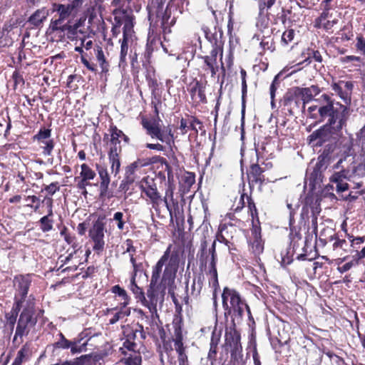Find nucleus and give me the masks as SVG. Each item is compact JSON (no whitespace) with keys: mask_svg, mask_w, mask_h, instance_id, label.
Returning a JSON list of instances; mask_svg holds the SVG:
<instances>
[{"mask_svg":"<svg viewBox=\"0 0 365 365\" xmlns=\"http://www.w3.org/2000/svg\"><path fill=\"white\" fill-rule=\"evenodd\" d=\"M318 113L322 119L329 118L327 123H329L336 131H340L346 125L349 116V109L347 106L335 103L329 96L323 94L319 99Z\"/></svg>","mask_w":365,"mask_h":365,"instance_id":"nucleus-1","label":"nucleus"},{"mask_svg":"<svg viewBox=\"0 0 365 365\" xmlns=\"http://www.w3.org/2000/svg\"><path fill=\"white\" fill-rule=\"evenodd\" d=\"M222 299L223 307L225 310V314L231 316L234 325L235 321L237 323L242 321L245 310L247 311L249 319H252L250 307L235 289L225 287L222 294Z\"/></svg>","mask_w":365,"mask_h":365,"instance_id":"nucleus-2","label":"nucleus"},{"mask_svg":"<svg viewBox=\"0 0 365 365\" xmlns=\"http://www.w3.org/2000/svg\"><path fill=\"white\" fill-rule=\"evenodd\" d=\"M171 245H170L165 251L163 256L158 261L153 268L152 276L150 279L151 287H155L158 282L163 267L165 264V268L163 274L162 281L174 279L178 269L179 256L177 252H170Z\"/></svg>","mask_w":365,"mask_h":365,"instance_id":"nucleus-3","label":"nucleus"},{"mask_svg":"<svg viewBox=\"0 0 365 365\" xmlns=\"http://www.w3.org/2000/svg\"><path fill=\"white\" fill-rule=\"evenodd\" d=\"M86 17L81 16L74 22L71 21L64 24L65 36L71 41L83 42L91 36L93 31L89 25H86Z\"/></svg>","mask_w":365,"mask_h":365,"instance_id":"nucleus-4","label":"nucleus"},{"mask_svg":"<svg viewBox=\"0 0 365 365\" xmlns=\"http://www.w3.org/2000/svg\"><path fill=\"white\" fill-rule=\"evenodd\" d=\"M127 9L116 8L113 10V31L123 24V39L132 40L133 36L134 16L127 12Z\"/></svg>","mask_w":365,"mask_h":365,"instance_id":"nucleus-5","label":"nucleus"},{"mask_svg":"<svg viewBox=\"0 0 365 365\" xmlns=\"http://www.w3.org/2000/svg\"><path fill=\"white\" fill-rule=\"evenodd\" d=\"M34 314L33 304L29 305L23 309L17 322L14 341H16L18 337L22 338V336L27 335L36 325V319L34 317Z\"/></svg>","mask_w":365,"mask_h":365,"instance_id":"nucleus-6","label":"nucleus"},{"mask_svg":"<svg viewBox=\"0 0 365 365\" xmlns=\"http://www.w3.org/2000/svg\"><path fill=\"white\" fill-rule=\"evenodd\" d=\"M140 189L149 198L152 207L158 211L160 205L163 202V198L158 191L156 184L153 178L149 177L143 178L140 182Z\"/></svg>","mask_w":365,"mask_h":365,"instance_id":"nucleus-7","label":"nucleus"},{"mask_svg":"<svg viewBox=\"0 0 365 365\" xmlns=\"http://www.w3.org/2000/svg\"><path fill=\"white\" fill-rule=\"evenodd\" d=\"M142 125L151 138H156L161 142L168 144H170L173 140L171 129L168 128L166 131L161 130L159 123L155 120L143 119Z\"/></svg>","mask_w":365,"mask_h":365,"instance_id":"nucleus-8","label":"nucleus"},{"mask_svg":"<svg viewBox=\"0 0 365 365\" xmlns=\"http://www.w3.org/2000/svg\"><path fill=\"white\" fill-rule=\"evenodd\" d=\"M104 229L105 223L98 218L89 231V236L93 242V250L98 253L101 252L105 247Z\"/></svg>","mask_w":365,"mask_h":365,"instance_id":"nucleus-9","label":"nucleus"},{"mask_svg":"<svg viewBox=\"0 0 365 365\" xmlns=\"http://www.w3.org/2000/svg\"><path fill=\"white\" fill-rule=\"evenodd\" d=\"M278 0H259V19L257 26L267 28L270 21L269 10L274 6Z\"/></svg>","mask_w":365,"mask_h":365,"instance_id":"nucleus-10","label":"nucleus"},{"mask_svg":"<svg viewBox=\"0 0 365 365\" xmlns=\"http://www.w3.org/2000/svg\"><path fill=\"white\" fill-rule=\"evenodd\" d=\"M313 96L308 88H295L294 93L288 96L286 99V105L292 103L293 101L297 107L299 106L300 101H302V108H305V105L310 102Z\"/></svg>","mask_w":365,"mask_h":365,"instance_id":"nucleus-11","label":"nucleus"},{"mask_svg":"<svg viewBox=\"0 0 365 365\" xmlns=\"http://www.w3.org/2000/svg\"><path fill=\"white\" fill-rule=\"evenodd\" d=\"M349 170L342 168L340 170L334 171L329 177L330 182L336 184L337 192H343L349 190V186L346 181L349 180Z\"/></svg>","mask_w":365,"mask_h":365,"instance_id":"nucleus-12","label":"nucleus"},{"mask_svg":"<svg viewBox=\"0 0 365 365\" xmlns=\"http://www.w3.org/2000/svg\"><path fill=\"white\" fill-rule=\"evenodd\" d=\"M215 245L216 242L214 241L212 242V247L209 249V254L210 255V258L209 259L207 268V273L210 276L209 283L213 287H217L218 286L217 271L216 268L217 256L215 252Z\"/></svg>","mask_w":365,"mask_h":365,"instance_id":"nucleus-13","label":"nucleus"},{"mask_svg":"<svg viewBox=\"0 0 365 365\" xmlns=\"http://www.w3.org/2000/svg\"><path fill=\"white\" fill-rule=\"evenodd\" d=\"M336 132L329 123H327L319 129L314 131L309 136V139L310 142L317 141L316 145L322 146L324 143L331 138V133Z\"/></svg>","mask_w":365,"mask_h":365,"instance_id":"nucleus-14","label":"nucleus"},{"mask_svg":"<svg viewBox=\"0 0 365 365\" xmlns=\"http://www.w3.org/2000/svg\"><path fill=\"white\" fill-rule=\"evenodd\" d=\"M250 250L255 255H260L264 250V245L261 239V230L257 226H254L251 230V237L249 240Z\"/></svg>","mask_w":365,"mask_h":365,"instance_id":"nucleus-15","label":"nucleus"},{"mask_svg":"<svg viewBox=\"0 0 365 365\" xmlns=\"http://www.w3.org/2000/svg\"><path fill=\"white\" fill-rule=\"evenodd\" d=\"M31 279L30 275H19L15 277L14 279V285L16 289L19 294L21 297L19 300H21V303L24 300L25 297L28 294V290L31 284ZM15 300H19L17 296L15 297Z\"/></svg>","mask_w":365,"mask_h":365,"instance_id":"nucleus-16","label":"nucleus"},{"mask_svg":"<svg viewBox=\"0 0 365 365\" xmlns=\"http://www.w3.org/2000/svg\"><path fill=\"white\" fill-rule=\"evenodd\" d=\"M338 23V19L332 18V14L328 11H323L320 16L314 21V26L329 31Z\"/></svg>","mask_w":365,"mask_h":365,"instance_id":"nucleus-17","label":"nucleus"},{"mask_svg":"<svg viewBox=\"0 0 365 365\" xmlns=\"http://www.w3.org/2000/svg\"><path fill=\"white\" fill-rule=\"evenodd\" d=\"M205 85L199 81H194L190 84L189 92L192 99L196 102H206V96L205 93Z\"/></svg>","mask_w":365,"mask_h":365,"instance_id":"nucleus-18","label":"nucleus"},{"mask_svg":"<svg viewBox=\"0 0 365 365\" xmlns=\"http://www.w3.org/2000/svg\"><path fill=\"white\" fill-rule=\"evenodd\" d=\"M96 168L101 179L100 195L101 196H105L108 190L110 178L107 168L105 165L96 164Z\"/></svg>","mask_w":365,"mask_h":365,"instance_id":"nucleus-19","label":"nucleus"},{"mask_svg":"<svg viewBox=\"0 0 365 365\" xmlns=\"http://www.w3.org/2000/svg\"><path fill=\"white\" fill-rule=\"evenodd\" d=\"M263 172V169L257 164H252L250 166V170L248 173L250 186H254L255 185H261L263 183L264 180V176L262 175Z\"/></svg>","mask_w":365,"mask_h":365,"instance_id":"nucleus-20","label":"nucleus"},{"mask_svg":"<svg viewBox=\"0 0 365 365\" xmlns=\"http://www.w3.org/2000/svg\"><path fill=\"white\" fill-rule=\"evenodd\" d=\"M121 148H110L108 153L109 162L110 163V170L115 175H116L120 170V162L119 158V153Z\"/></svg>","mask_w":365,"mask_h":365,"instance_id":"nucleus-21","label":"nucleus"},{"mask_svg":"<svg viewBox=\"0 0 365 365\" xmlns=\"http://www.w3.org/2000/svg\"><path fill=\"white\" fill-rule=\"evenodd\" d=\"M21 308V300H16L11 309V310L6 313L5 318L6 320V325L10 327L11 331H13L14 325L16 322V319L19 312Z\"/></svg>","mask_w":365,"mask_h":365,"instance_id":"nucleus-22","label":"nucleus"},{"mask_svg":"<svg viewBox=\"0 0 365 365\" xmlns=\"http://www.w3.org/2000/svg\"><path fill=\"white\" fill-rule=\"evenodd\" d=\"M54 10L58 12L59 14V18L61 20L64 21L65 19H68L70 16L72 15V14L76 11V8L73 6L67 4H54Z\"/></svg>","mask_w":365,"mask_h":365,"instance_id":"nucleus-23","label":"nucleus"},{"mask_svg":"<svg viewBox=\"0 0 365 365\" xmlns=\"http://www.w3.org/2000/svg\"><path fill=\"white\" fill-rule=\"evenodd\" d=\"M95 55L101 68V73L106 74L109 71L110 65L101 47L97 46L95 48Z\"/></svg>","mask_w":365,"mask_h":365,"instance_id":"nucleus-24","label":"nucleus"},{"mask_svg":"<svg viewBox=\"0 0 365 365\" xmlns=\"http://www.w3.org/2000/svg\"><path fill=\"white\" fill-rule=\"evenodd\" d=\"M110 148H120L119 145L120 143V138H123L125 141L128 140V138L120 130H118L116 127L112 128L110 129Z\"/></svg>","mask_w":365,"mask_h":365,"instance_id":"nucleus-25","label":"nucleus"},{"mask_svg":"<svg viewBox=\"0 0 365 365\" xmlns=\"http://www.w3.org/2000/svg\"><path fill=\"white\" fill-rule=\"evenodd\" d=\"M47 16L48 11L45 8L38 9L30 16L29 22L31 24L37 26L46 19Z\"/></svg>","mask_w":365,"mask_h":365,"instance_id":"nucleus-26","label":"nucleus"},{"mask_svg":"<svg viewBox=\"0 0 365 365\" xmlns=\"http://www.w3.org/2000/svg\"><path fill=\"white\" fill-rule=\"evenodd\" d=\"M135 277L136 276H132L130 288L136 299L141 302L143 304H148V300L145 297L143 289L135 284Z\"/></svg>","mask_w":365,"mask_h":365,"instance_id":"nucleus-27","label":"nucleus"},{"mask_svg":"<svg viewBox=\"0 0 365 365\" xmlns=\"http://www.w3.org/2000/svg\"><path fill=\"white\" fill-rule=\"evenodd\" d=\"M153 288L154 287H151L150 285V288L147 291V296L149 298V301L148 300V304H143V306L148 307L152 314L157 312L156 307L158 303V298L155 296Z\"/></svg>","mask_w":365,"mask_h":365,"instance_id":"nucleus-28","label":"nucleus"},{"mask_svg":"<svg viewBox=\"0 0 365 365\" xmlns=\"http://www.w3.org/2000/svg\"><path fill=\"white\" fill-rule=\"evenodd\" d=\"M203 60V66L202 68L205 71L210 72L211 76L214 78L218 71L219 66L217 65V61H213L210 59L209 58L202 57Z\"/></svg>","mask_w":365,"mask_h":365,"instance_id":"nucleus-29","label":"nucleus"},{"mask_svg":"<svg viewBox=\"0 0 365 365\" xmlns=\"http://www.w3.org/2000/svg\"><path fill=\"white\" fill-rule=\"evenodd\" d=\"M113 311H116L113 317L110 319L109 323L110 324H115L118 320L123 319L125 317H128L130 314V311L129 308H126V307H123L118 311H117V309H112Z\"/></svg>","mask_w":365,"mask_h":365,"instance_id":"nucleus-30","label":"nucleus"},{"mask_svg":"<svg viewBox=\"0 0 365 365\" xmlns=\"http://www.w3.org/2000/svg\"><path fill=\"white\" fill-rule=\"evenodd\" d=\"M143 164H141L139 160L135 161L128 165L125 170V178L128 182H133L134 181V178L133 175L135 172V170L143 166Z\"/></svg>","mask_w":365,"mask_h":365,"instance_id":"nucleus-31","label":"nucleus"},{"mask_svg":"<svg viewBox=\"0 0 365 365\" xmlns=\"http://www.w3.org/2000/svg\"><path fill=\"white\" fill-rule=\"evenodd\" d=\"M170 199L171 200H173V190L171 187H169L166 191H165V195L164 198L163 199V201L164 202L165 207L169 212L170 217L171 220H173L174 215L176 216V215L174 213L173 210L172 206L169 204L168 200Z\"/></svg>","mask_w":365,"mask_h":365,"instance_id":"nucleus-32","label":"nucleus"},{"mask_svg":"<svg viewBox=\"0 0 365 365\" xmlns=\"http://www.w3.org/2000/svg\"><path fill=\"white\" fill-rule=\"evenodd\" d=\"M332 90L346 103L349 102L351 98L348 96L347 93L344 91V87L338 83H333L331 84Z\"/></svg>","mask_w":365,"mask_h":365,"instance_id":"nucleus-33","label":"nucleus"},{"mask_svg":"<svg viewBox=\"0 0 365 365\" xmlns=\"http://www.w3.org/2000/svg\"><path fill=\"white\" fill-rule=\"evenodd\" d=\"M111 290L113 293L121 298L123 300L121 304L123 307H126L128 304V297L124 289L121 288L119 285H115L112 287Z\"/></svg>","mask_w":365,"mask_h":365,"instance_id":"nucleus-34","label":"nucleus"},{"mask_svg":"<svg viewBox=\"0 0 365 365\" xmlns=\"http://www.w3.org/2000/svg\"><path fill=\"white\" fill-rule=\"evenodd\" d=\"M81 178L85 180H91L96 177V173L87 164L83 163L81 165Z\"/></svg>","mask_w":365,"mask_h":365,"instance_id":"nucleus-35","label":"nucleus"},{"mask_svg":"<svg viewBox=\"0 0 365 365\" xmlns=\"http://www.w3.org/2000/svg\"><path fill=\"white\" fill-rule=\"evenodd\" d=\"M331 158L327 157V154H321L318 157L316 168L319 171L325 170L331 163Z\"/></svg>","mask_w":365,"mask_h":365,"instance_id":"nucleus-36","label":"nucleus"},{"mask_svg":"<svg viewBox=\"0 0 365 365\" xmlns=\"http://www.w3.org/2000/svg\"><path fill=\"white\" fill-rule=\"evenodd\" d=\"M182 319L180 316H175L173 320V328L175 337H182Z\"/></svg>","mask_w":365,"mask_h":365,"instance_id":"nucleus-37","label":"nucleus"},{"mask_svg":"<svg viewBox=\"0 0 365 365\" xmlns=\"http://www.w3.org/2000/svg\"><path fill=\"white\" fill-rule=\"evenodd\" d=\"M125 365H140L141 356L139 353L133 352L127 358L122 360Z\"/></svg>","mask_w":365,"mask_h":365,"instance_id":"nucleus-38","label":"nucleus"},{"mask_svg":"<svg viewBox=\"0 0 365 365\" xmlns=\"http://www.w3.org/2000/svg\"><path fill=\"white\" fill-rule=\"evenodd\" d=\"M340 145H343V150H341V152L343 153V154L345 156H349L352 155V140L350 138H342Z\"/></svg>","mask_w":365,"mask_h":365,"instance_id":"nucleus-39","label":"nucleus"},{"mask_svg":"<svg viewBox=\"0 0 365 365\" xmlns=\"http://www.w3.org/2000/svg\"><path fill=\"white\" fill-rule=\"evenodd\" d=\"M63 21L59 18L57 20L52 21L49 26V30L51 32L63 33L65 36L66 31L64 30V24H62Z\"/></svg>","mask_w":365,"mask_h":365,"instance_id":"nucleus-40","label":"nucleus"},{"mask_svg":"<svg viewBox=\"0 0 365 365\" xmlns=\"http://www.w3.org/2000/svg\"><path fill=\"white\" fill-rule=\"evenodd\" d=\"M53 220L48 216H43L39 220L41 230L43 232H49L53 229Z\"/></svg>","mask_w":365,"mask_h":365,"instance_id":"nucleus-41","label":"nucleus"},{"mask_svg":"<svg viewBox=\"0 0 365 365\" xmlns=\"http://www.w3.org/2000/svg\"><path fill=\"white\" fill-rule=\"evenodd\" d=\"M202 287V282L201 279L199 278L197 281L195 279L193 280L192 284L191 285V292L190 294L193 297H197L200 294L201 289Z\"/></svg>","mask_w":365,"mask_h":365,"instance_id":"nucleus-42","label":"nucleus"},{"mask_svg":"<svg viewBox=\"0 0 365 365\" xmlns=\"http://www.w3.org/2000/svg\"><path fill=\"white\" fill-rule=\"evenodd\" d=\"M41 143L43 144V145H41L43 154L48 156L51 155L54 147L53 140L50 139L46 141H42Z\"/></svg>","mask_w":365,"mask_h":365,"instance_id":"nucleus-43","label":"nucleus"},{"mask_svg":"<svg viewBox=\"0 0 365 365\" xmlns=\"http://www.w3.org/2000/svg\"><path fill=\"white\" fill-rule=\"evenodd\" d=\"M312 58L318 63L322 62V56H321V53H319V51H310L308 53V57L304 60V62L310 63Z\"/></svg>","mask_w":365,"mask_h":365,"instance_id":"nucleus-44","label":"nucleus"},{"mask_svg":"<svg viewBox=\"0 0 365 365\" xmlns=\"http://www.w3.org/2000/svg\"><path fill=\"white\" fill-rule=\"evenodd\" d=\"M128 256L133 268L132 276H136L137 272L140 271L142 269V263L137 262V257H134V254L129 255Z\"/></svg>","mask_w":365,"mask_h":365,"instance_id":"nucleus-45","label":"nucleus"},{"mask_svg":"<svg viewBox=\"0 0 365 365\" xmlns=\"http://www.w3.org/2000/svg\"><path fill=\"white\" fill-rule=\"evenodd\" d=\"M294 37V31L293 29H289L285 31L282 36V42L284 45H287L290 43Z\"/></svg>","mask_w":365,"mask_h":365,"instance_id":"nucleus-46","label":"nucleus"},{"mask_svg":"<svg viewBox=\"0 0 365 365\" xmlns=\"http://www.w3.org/2000/svg\"><path fill=\"white\" fill-rule=\"evenodd\" d=\"M226 337V341L227 344H229L230 346H232V343L234 344V345H236L238 341V336L236 335L235 330H231L230 331H226L225 334Z\"/></svg>","mask_w":365,"mask_h":365,"instance_id":"nucleus-47","label":"nucleus"},{"mask_svg":"<svg viewBox=\"0 0 365 365\" xmlns=\"http://www.w3.org/2000/svg\"><path fill=\"white\" fill-rule=\"evenodd\" d=\"M330 240H334V242L333 244L334 250H336L337 248L344 249V245H346V242L345 240L339 239L336 235L331 236Z\"/></svg>","mask_w":365,"mask_h":365,"instance_id":"nucleus-48","label":"nucleus"},{"mask_svg":"<svg viewBox=\"0 0 365 365\" xmlns=\"http://www.w3.org/2000/svg\"><path fill=\"white\" fill-rule=\"evenodd\" d=\"M124 245L125 246V250L123 252V255L128 254H135L136 252L135 247L133 246V240L130 239H128L124 242Z\"/></svg>","mask_w":365,"mask_h":365,"instance_id":"nucleus-49","label":"nucleus"},{"mask_svg":"<svg viewBox=\"0 0 365 365\" xmlns=\"http://www.w3.org/2000/svg\"><path fill=\"white\" fill-rule=\"evenodd\" d=\"M51 136V130L48 129H44L41 130L35 136V138H36L38 140L41 141H46L48 140L47 139L49 138Z\"/></svg>","mask_w":365,"mask_h":365,"instance_id":"nucleus-50","label":"nucleus"},{"mask_svg":"<svg viewBox=\"0 0 365 365\" xmlns=\"http://www.w3.org/2000/svg\"><path fill=\"white\" fill-rule=\"evenodd\" d=\"M130 40L128 39H123L121 42V46H120V61H124L125 59V56L128 53V43Z\"/></svg>","mask_w":365,"mask_h":365,"instance_id":"nucleus-51","label":"nucleus"},{"mask_svg":"<svg viewBox=\"0 0 365 365\" xmlns=\"http://www.w3.org/2000/svg\"><path fill=\"white\" fill-rule=\"evenodd\" d=\"M218 53L220 54V58H222V49L220 46H215L212 49V51L210 53L209 56H205V57L209 58L210 59H212L213 61H217V56Z\"/></svg>","mask_w":365,"mask_h":365,"instance_id":"nucleus-52","label":"nucleus"},{"mask_svg":"<svg viewBox=\"0 0 365 365\" xmlns=\"http://www.w3.org/2000/svg\"><path fill=\"white\" fill-rule=\"evenodd\" d=\"M189 120L190 129L198 131V128L201 129L202 127V123L195 117H191Z\"/></svg>","mask_w":365,"mask_h":365,"instance_id":"nucleus-53","label":"nucleus"},{"mask_svg":"<svg viewBox=\"0 0 365 365\" xmlns=\"http://www.w3.org/2000/svg\"><path fill=\"white\" fill-rule=\"evenodd\" d=\"M113 220L118 222L117 227L120 230H123L125 222L123 221V213L117 212L113 215Z\"/></svg>","mask_w":365,"mask_h":365,"instance_id":"nucleus-54","label":"nucleus"},{"mask_svg":"<svg viewBox=\"0 0 365 365\" xmlns=\"http://www.w3.org/2000/svg\"><path fill=\"white\" fill-rule=\"evenodd\" d=\"M133 0H113L112 4L117 8L128 9Z\"/></svg>","mask_w":365,"mask_h":365,"instance_id":"nucleus-55","label":"nucleus"},{"mask_svg":"<svg viewBox=\"0 0 365 365\" xmlns=\"http://www.w3.org/2000/svg\"><path fill=\"white\" fill-rule=\"evenodd\" d=\"M44 190H46L48 194L53 195L57 191L59 190V186L58 182H51L50 185H46L44 187Z\"/></svg>","mask_w":365,"mask_h":365,"instance_id":"nucleus-56","label":"nucleus"},{"mask_svg":"<svg viewBox=\"0 0 365 365\" xmlns=\"http://www.w3.org/2000/svg\"><path fill=\"white\" fill-rule=\"evenodd\" d=\"M175 349L178 352L185 351L182 343V337H175L174 339Z\"/></svg>","mask_w":365,"mask_h":365,"instance_id":"nucleus-57","label":"nucleus"},{"mask_svg":"<svg viewBox=\"0 0 365 365\" xmlns=\"http://www.w3.org/2000/svg\"><path fill=\"white\" fill-rule=\"evenodd\" d=\"M81 63L91 71L96 72V66L94 63L89 62V61L86 58L83 56L81 58Z\"/></svg>","mask_w":365,"mask_h":365,"instance_id":"nucleus-58","label":"nucleus"},{"mask_svg":"<svg viewBox=\"0 0 365 365\" xmlns=\"http://www.w3.org/2000/svg\"><path fill=\"white\" fill-rule=\"evenodd\" d=\"M341 86L344 87V91L347 93L348 96L350 97L351 91L353 89V83L351 81H339Z\"/></svg>","mask_w":365,"mask_h":365,"instance_id":"nucleus-59","label":"nucleus"},{"mask_svg":"<svg viewBox=\"0 0 365 365\" xmlns=\"http://www.w3.org/2000/svg\"><path fill=\"white\" fill-rule=\"evenodd\" d=\"M61 340L58 342L60 347L63 349L71 348L72 342L67 340L62 334H61Z\"/></svg>","mask_w":365,"mask_h":365,"instance_id":"nucleus-60","label":"nucleus"},{"mask_svg":"<svg viewBox=\"0 0 365 365\" xmlns=\"http://www.w3.org/2000/svg\"><path fill=\"white\" fill-rule=\"evenodd\" d=\"M85 349H86L85 344H83V345H81V346L78 345L77 344H73V343L71 344V351L73 354L82 352Z\"/></svg>","mask_w":365,"mask_h":365,"instance_id":"nucleus-61","label":"nucleus"},{"mask_svg":"<svg viewBox=\"0 0 365 365\" xmlns=\"http://www.w3.org/2000/svg\"><path fill=\"white\" fill-rule=\"evenodd\" d=\"M88 181L89 180L81 178V180H79L77 184V187L81 190H84V192H86V187L91 185Z\"/></svg>","mask_w":365,"mask_h":365,"instance_id":"nucleus-62","label":"nucleus"},{"mask_svg":"<svg viewBox=\"0 0 365 365\" xmlns=\"http://www.w3.org/2000/svg\"><path fill=\"white\" fill-rule=\"evenodd\" d=\"M180 128L182 130V133L183 134L186 133L187 129L190 128L189 120L182 118L180 120Z\"/></svg>","mask_w":365,"mask_h":365,"instance_id":"nucleus-63","label":"nucleus"},{"mask_svg":"<svg viewBox=\"0 0 365 365\" xmlns=\"http://www.w3.org/2000/svg\"><path fill=\"white\" fill-rule=\"evenodd\" d=\"M356 48L361 51H365V41L362 36H357L356 38Z\"/></svg>","mask_w":365,"mask_h":365,"instance_id":"nucleus-64","label":"nucleus"}]
</instances>
